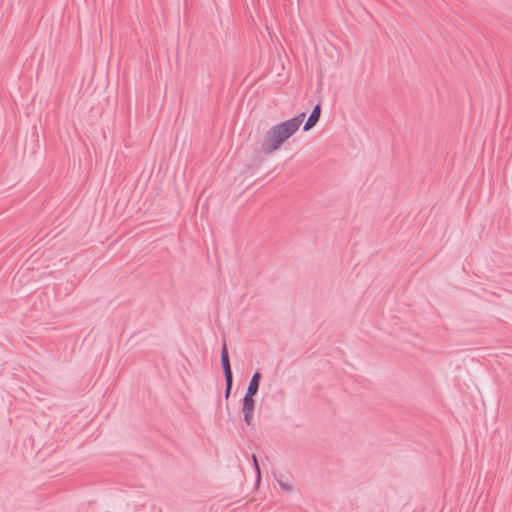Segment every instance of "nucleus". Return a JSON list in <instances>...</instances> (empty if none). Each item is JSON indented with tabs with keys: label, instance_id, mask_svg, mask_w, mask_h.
Instances as JSON below:
<instances>
[{
	"label": "nucleus",
	"instance_id": "nucleus-7",
	"mask_svg": "<svg viewBox=\"0 0 512 512\" xmlns=\"http://www.w3.org/2000/svg\"><path fill=\"white\" fill-rule=\"evenodd\" d=\"M253 463H254L257 479L260 480V468H259V464H258V461H257V458L255 455H253Z\"/></svg>",
	"mask_w": 512,
	"mask_h": 512
},
{
	"label": "nucleus",
	"instance_id": "nucleus-4",
	"mask_svg": "<svg viewBox=\"0 0 512 512\" xmlns=\"http://www.w3.org/2000/svg\"><path fill=\"white\" fill-rule=\"evenodd\" d=\"M320 113H321V108H320V105L317 104L314 109L312 110L310 116L308 117L306 123L304 124V127H303V130L304 131H309L310 129H312L316 123L319 121V118H320Z\"/></svg>",
	"mask_w": 512,
	"mask_h": 512
},
{
	"label": "nucleus",
	"instance_id": "nucleus-1",
	"mask_svg": "<svg viewBox=\"0 0 512 512\" xmlns=\"http://www.w3.org/2000/svg\"><path fill=\"white\" fill-rule=\"evenodd\" d=\"M305 116L306 114L302 112L294 118L273 125L262 140L261 151L269 155L280 149L282 144L299 130Z\"/></svg>",
	"mask_w": 512,
	"mask_h": 512
},
{
	"label": "nucleus",
	"instance_id": "nucleus-5",
	"mask_svg": "<svg viewBox=\"0 0 512 512\" xmlns=\"http://www.w3.org/2000/svg\"><path fill=\"white\" fill-rule=\"evenodd\" d=\"M260 379H261V374L259 372L254 373L249 382V385H248V388H247V391L245 394L255 396L259 389Z\"/></svg>",
	"mask_w": 512,
	"mask_h": 512
},
{
	"label": "nucleus",
	"instance_id": "nucleus-2",
	"mask_svg": "<svg viewBox=\"0 0 512 512\" xmlns=\"http://www.w3.org/2000/svg\"><path fill=\"white\" fill-rule=\"evenodd\" d=\"M221 364L225 375L226 389H225V397L228 398L231 392L232 383H233V374L231 370L229 353L227 349V345L224 342L221 349Z\"/></svg>",
	"mask_w": 512,
	"mask_h": 512
},
{
	"label": "nucleus",
	"instance_id": "nucleus-3",
	"mask_svg": "<svg viewBox=\"0 0 512 512\" xmlns=\"http://www.w3.org/2000/svg\"><path fill=\"white\" fill-rule=\"evenodd\" d=\"M253 395H247L245 394L243 397V403H242V412H243V418L244 422L247 426L252 425L253 415H254V407H255V401L253 399Z\"/></svg>",
	"mask_w": 512,
	"mask_h": 512
},
{
	"label": "nucleus",
	"instance_id": "nucleus-6",
	"mask_svg": "<svg viewBox=\"0 0 512 512\" xmlns=\"http://www.w3.org/2000/svg\"><path fill=\"white\" fill-rule=\"evenodd\" d=\"M278 484L280 486V488L284 491H291L292 490V486L291 484L287 483V482H284L282 480H278Z\"/></svg>",
	"mask_w": 512,
	"mask_h": 512
}]
</instances>
